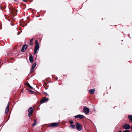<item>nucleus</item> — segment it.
<instances>
[{
  "instance_id": "obj_16",
  "label": "nucleus",
  "mask_w": 132,
  "mask_h": 132,
  "mask_svg": "<svg viewBox=\"0 0 132 132\" xmlns=\"http://www.w3.org/2000/svg\"><path fill=\"white\" fill-rule=\"evenodd\" d=\"M34 40V38H32L31 39L30 41V45H32L33 44L32 42Z\"/></svg>"
},
{
  "instance_id": "obj_20",
  "label": "nucleus",
  "mask_w": 132,
  "mask_h": 132,
  "mask_svg": "<svg viewBox=\"0 0 132 132\" xmlns=\"http://www.w3.org/2000/svg\"><path fill=\"white\" fill-rule=\"evenodd\" d=\"M123 132H130V131L129 130H124L123 131Z\"/></svg>"
},
{
  "instance_id": "obj_5",
  "label": "nucleus",
  "mask_w": 132,
  "mask_h": 132,
  "mask_svg": "<svg viewBox=\"0 0 132 132\" xmlns=\"http://www.w3.org/2000/svg\"><path fill=\"white\" fill-rule=\"evenodd\" d=\"M123 128L126 129H129L130 128V125L127 123H125L123 125Z\"/></svg>"
},
{
  "instance_id": "obj_11",
  "label": "nucleus",
  "mask_w": 132,
  "mask_h": 132,
  "mask_svg": "<svg viewBox=\"0 0 132 132\" xmlns=\"http://www.w3.org/2000/svg\"><path fill=\"white\" fill-rule=\"evenodd\" d=\"M9 102L8 103L7 105V106L5 110V113L6 114H7L8 113L9 111Z\"/></svg>"
},
{
  "instance_id": "obj_27",
  "label": "nucleus",
  "mask_w": 132,
  "mask_h": 132,
  "mask_svg": "<svg viewBox=\"0 0 132 132\" xmlns=\"http://www.w3.org/2000/svg\"><path fill=\"white\" fill-rule=\"evenodd\" d=\"M15 1H16V0H14Z\"/></svg>"
},
{
  "instance_id": "obj_30",
  "label": "nucleus",
  "mask_w": 132,
  "mask_h": 132,
  "mask_svg": "<svg viewBox=\"0 0 132 132\" xmlns=\"http://www.w3.org/2000/svg\"><path fill=\"white\" fill-rule=\"evenodd\" d=\"M28 132H29V131H28Z\"/></svg>"
},
{
  "instance_id": "obj_1",
  "label": "nucleus",
  "mask_w": 132,
  "mask_h": 132,
  "mask_svg": "<svg viewBox=\"0 0 132 132\" xmlns=\"http://www.w3.org/2000/svg\"><path fill=\"white\" fill-rule=\"evenodd\" d=\"M28 116L30 117L32 114L33 112V108L32 107H30L28 110Z\"/></svg>"
},
{
  "instance_id": "obj_21",
  "label": "nucleus",
  "mask_w": 132,
  "mask_h": 132,
  "mask_svg": "<svg viewBox=\"0 0 132 132\" xmlns=\"http://www.w3.org/2000/svg\"><path fill=\"white\" fill-rule=\"evenodd\" d=\"M70 124L71 125L73 123V122L72 121H69Z\"/></svg>"
},
{
  "instance_id": "obj_29",
  "label": "nucleus",
  "mask_w": 132,
  "mask_h": 132,
  "mask_svg": "<svg viewBox=\"0 0 132 132\" xmlns=\"http://www.w3.org/2000/svg\"><path fill=\"white\" fill-rule=\"evenodd\" d=\"M0 63H1V61H0Z\"/></svg>"
},
{
  "instance_id": "obj_19",
  "label": "nucleus",
  "mask_w": 132,
  "mask_h": 132,
  "mask_svg": "<svg viewBox=\"0 0 132 132\" xmlns=\"http://www.w3.org/2000/svg\"><path fill=\"white\" fill-rule=\"evenodd\" d=\"M28 90L30 92H31V93L32 94H33L35 93V92L31 90Z\"/></svg>"
},
{
  "instance_id": "obj_3",
  "label": "nucleus",
  "mask_w": 132,
  "mask_h": 132,
  "mask_svg": "<svg viewBox=\"0 0 132 132\" xmlns=\"http://www.w3.org/2000/svg\"><path fill=\"white\" fill-rule=\"evenodd\" d=\"M76 128L78 131H80L82 130L81 126L78 122L76 123Z\"/></svg>"
},
{
  "instance_id": "obj_12",
  "label": "nucleus",
  "mask_w": 132,
  "mask_h": 132,
  "mask_svg": "<svg viewBox=\"0 0 132 132\" xmlns=\"http://www.w3.org/2000/svg\"><path fill=\"white\" fill-rule=\"evenodd\" d=\"M95 89H92L88 90L89 93L91 94H93L95 92Z\"/></svg>"
},
{
  "instance_id": "obj_17",
  "label": "nucleus",
  "mask_w": 132,
  "mask_h": 132,
  "mask_svg": "<svg viewBox=\"0 0 132 132\" xmlns=\"http://www.w3.org/2000/svg\"><path fill=\"white\" fill-rule=\"evenodd\" d=\"M70 127L72 129H75L76 128V126L75 125H71L70 126Z\"/></svg>"
},
{
  "instance_id": "obj_28",
  "label": "nucleus",
  "mask_w": 132,
  "mask_h": 132,
  "mask_svg": "<svg viewBox=\"0 0 132 132\" xmlns=\"http://www.w3.org/2000/svg\"><path fill=\"white\" fill-rule=\"evenodd\" d=\"M16 34L18 35V34H17V33H16Z\"/></svg>"
},
{
  "instance_id": "obj_10",
  "label": "nucleus",
  "mask_w": 132,
  "mask_h": 132,
  "mask_svg": "<svg viewBox=\"0 0 132 132\" xmlns=\"http://www.w3.org/2000/svg\"><path fill=\"white\" fill-rule=\"evenodd\" d=\"M36 65V63H35L33 64L32 66V68L31 69L30 72H33V69L35 68Z\"/></svg>"
},
{
  "instance_id": "obj_18",
  "label": "nucleus",
  "mask_w": 132,
  "mask_h": 132,
  "mask_svg": "<svg viewBox=\"0 0 132 132\" xmlns=\"http://www.w3.org/2000/svg\"><path fill=\"white\" fill-rule=\"evenodd\" d=\"M36 121H37V120L36 119H35V120H34V123H33L32 125V126H34L36 125Z\"/></svg>"
},
{
  "instance_id": "obj_8",
  "label": "nucleus",
  "mask_w": 132,
  "mask_h": 132,
  "mask_svg": "<svg viewBox=\"0 0 132 132\" xmlns=\"http://www.w3.org/2000/svg\"><path fill=\"white\" fill-rule=\"evenodd\" d=\"M28 47V45L26 44L22 46L21 51L22 52H24Z\"/></svg>"
},
{
  "instance_id": "obj_15",
  "label": "nucleus",
  "mask_w": 132,
  "mask_h": 132,
  "mask_svg": "<svg viewBox=\"0 0 132 132\" xmlns=\"http://www.w3.org/2000/svg\"><path fill=\"white\" fill-rule=\"evenodd\" d=\"M26 85L28 86V87L30 89H33V88L27 82L26 83Z\"/></svg>"
},
{
  "instance_id": "obj_6",
  "label": "nucleus",
  "mask_w": 132,
  "mask_h": 132,
  "mask_svg": "<svg viewBox=\"0 0 132 132\" xmlns=\"http://www.w3.org/2000/svg\"><path fill=\"white\" fill-rule=\"evenodd\" d=\"M75 117L76 118H78L80 119H82L84 118L85 117L83 115L78 114L75 116Z\"/></svg>"
},
{
  "instance_id": "obj_22",
  "label": "nucleus",
  "mask_w": 132,
  "mask_h": 132,
  "mask_svg": "<svg viewBox=\"0 0 132 132\" xmlns=\"http://www.w3.org/2000/svg\"><path fill=\"white\" fill-rule=\"evenodd\" d=\"M35 43H36V45H37V44H39L38 43V41L37 40H36L35 41Z\"/></svg>"
},
{
  "instance_id": "obj_23",
  "label": "nucleus",
  "mask_w": 132,
  "mask_h": 132,
  "mask_svg": "<svg viewBox=\"0 0 132 132\" xmlns=\"http://www.w3.org/2000/svg\"><path fill=\"white\" fill-rule=\"evenodd\" d=\"M118 132H122V131L121 130H120Z\"/></svg>"
},
{
  "instance_id": "obj_9",
  "label": "nucleus",
  "mask_w": 132,
  "mask_h": 132,
  "mask_svg": "<svg viewBox=\"0 0 132 132\" xmlns=\"http://www.w3.org/2000/svg\"><path fill=\"white\" fill-rule=\"evenodd\" d=\"M58 125L59 123H53L50 124V126L52 127H56Z\"/></svg>"
},
{
  "instance_id": "obj_26",
  "label": "nucleus",
  "mask_w": 132,
  "mask_h": 132,
  "mask_svg": "<svg viewBox=\"0 0 132 132\" xmlns=\"http://www.w3.org/2000/svg\"><path fill=\"white\" fill-rule=\"evenodd\" d=\"M23 1H24V2H25V0H23Z\"/></svg>"
},
{
  "instance_id": "obj_25",
  "label": "nucleus",
  "mask_w": 132,
  "mask_h": 132,
  "mask_svg": "<svg viewBox=\"0 0 132 132\" xmlns=\"http://www.w3.org/2000/svg\"><path fill=\"white\" fill-rule=\"evenodd\" d=\"M131 129H132V126H131Z\"/></svg>"
},
{
  "instance_id": "obj_7",
  "label": "nucleus",
  "mask_w": 132,
  "mask_h": 132,
  "mask_svg": "<svg viewBox=\"0 0 132 132\" xmlns=\"http://www.w3.org/2000/svg\"><path fill=\"white\" fill-rule=\"evenodd\" d=\"M48 100V98H46V97H44L40 101V102L41 103L43 104L44 102H45L47 100V101Z\"/></svg>"
},
{
  "instance_id": "obj_24",
  "label": "nucleus",
  "mask_w": 132,
  "mask_h": 132,
  "mask_svg": "<svg viewBox=\"0 0 132 132\" xmlns=\"http://www.w3.org/2000/svg\"><path fill=\"white\" fill-rule=\"evenodd\" d=\"M44 93H45V94H47V95H48V94H47V93H46V92H44Z\"/></svg>"
},
{
  "instance_id": "obj_13",
  "label": "nucleus",
  "mask_w": 132,
  "mask_h": 132,
  "mask_svg": "<svg viewBox=\"0 0 132 132\" xmlns=\"http://www.w3.org/2000/svg\"><path fill=\"white\" fill-rule=\"evenodd\" d=\"M29 60L30 63H32L33 61V57L32 55H30L29 57Z\"/></svg>"
},
{
  "instance_id": "obj_2",
  "label": "nucleus",
  "mask_w": 132,
  "mask_h": 132,
  "mask_svg": "<svg viewBox=\"0 0 132 132\" xmlns=\"http://www.w3.org/2000/svg\"><path fill=\"white\" fill-rule=\"evenodd\" d=\"M39 44H37L36 45L35 47L34 50V54H36L37 52V50L39 49Z\"/></svg>"
},
{
  "instance_id": "obj_4",
  "label": "nucleus",
  "mask_w": 132,
  "mask_h": 132,
  "mask_svg": "<svg viewBox=\"0 0 132 132\" xmlns=\"http://www.w3.org/2000/svg\"><path fill=\"white\" fill-rule=\"evenodd\" d=\"M83 112L86 114H87L89 112V110L86 106L84 107L83 109Z\"/></svg>"
},
{
  "instance_id": "obj_14",
  "label": "nucleus",
  "mask_w": 132,
  "mask_h": 132,
  "mask_svg": "<svg viewBox=\"0 0 132 132\" xmlns=\"http://www.w3.org/2000/svg\"><path fill=\"white\" fill-rule=\"evenodd\" d=\"M129 121L130 122H132V115H129L128 116Z\"/></svg>"
}]
</instances>
